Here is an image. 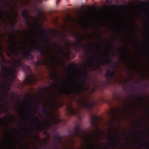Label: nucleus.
<instances>
[{"label":"nucleus","mask_w":149,"mask_h":149,"mask_svg":"<svg viewBox=\"0 0 149 149\" xmlns=\"http://www.w3.org/2000/svg\"><path fill=\"white\" fill-rule=\"evenodd\" d=\"M67 111L68 113H74V110L73 108L71 107H69L67 109Z\"/></svg>","instance_id":"7ed1b4c3"},{"label":"nucleus","mask_w":149,"mask_h":149,"mask_svg":"<svg viewBox=\"0 0 149 149\" xmlns=\"http://www.w3.org/2000/svg\"><path fill=\"white\" fill-rule=\"evenodd\" d=\"M32 44V42H31L30 43H29V45L30 46H33V44Z\"/></svg>","instance_id":"20e7f679"},{"label":"nucleus","mask_w":149,"mask_h":149,"mask_svg":"<svg viewBox=\"0 0 149 149\" xmlns=\"http://www.w3.org/2000/svg\"><path fill=\"white\" fill-rule=\"evenodd\" d=\"M82 21H81V22H82Z\"/></svg>","instance_id":"39448f33"},{"label":"nucleus","mask_w":149,"mask_h":149,"mask_svg":"<svg viewBox=\"0 0 149 149\" xmlns=\"http://www.w3.org/2000/svg\"><path fill=\"white\" fill-rule=\"evenodd\" d=\"M82 21H81V22H82Z\"/></svg>","instance_id":"423d86ee"},{"label":"nucleus","mask_w":149,"mask_h":149,"mask_svg":"<svg viewBox=\"0 0 149 149\" xmlns=\"http://www.w3.org/2000/svg\"><path fill=\"white\" fill-rule=\"evenodd\" d=\"M81 89V85L79 84L71 86L68 88V92L69 93L77 92Z\"/></svg>","instance_id":"f03ea898"},{"label":"nucleus","mask_w":149,"mask_h":149,"mask_svg":"<svg viewBox=\"0 0 149 149\" xmlns=\"http://www.w3.org/2000/svg\"><path fill=\"white\" fill-rule=\"evenodd\" d=\"M15 71L13 68H6L1 70V73L3 75L7 77L10 79L15 77Z\"/></svg>","instance_id":"f257e3e1"}]
</instances>
